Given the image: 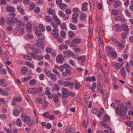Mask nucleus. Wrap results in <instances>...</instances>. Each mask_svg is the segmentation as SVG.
Wrapping results in <instances>:
<instances>
[{"label":"nucleus","instance_id":"f257e3e1","mask_svg":"<svg viewBox=\"0 0 133 133\" xmlns=\"http://www.w3.org/2000/svg\"><path fill=\"white\" fill-rule=\"evenodd\" d=\"M9 15L12 17H9L6 20V23L8 25L12 26L16 23L20 22V20H18L17 18L15 17L16 15L14 13H12Z\"/></svg>","mask_w":133,"mask_h":133},{"label":"nucleus","instance_id":"f03ea898","mask_svg":"<svg viewBox=\"0 0 133 133\" xmlns=\"http://www.w3.org/2000/svg\"><path fill=\"white\" fill-rule=\"evenodd\" d=\"M131 70V67L130 64L127 63L125 65V67H122L120 69L119 72L122 77L125 78L127 74L129 73Z\"/></svg>","mask_w":133,"mask_h":133},{"label":"nucleus","instance_id":"7ed1b4c3","mask_svg":"<svg viewBox=\"0 0 133 133\" xmlns=\"http://www.w3.org/2000/svg\"><path fill=\"white\" fill-rule=\"evenodd\" d=\"M116 113L122 116H125L127 112V110L122 104H121L117 107L115 110Z\"/></svg>","mask_w":133,"mask_h":133},{"label":"nucleus","instance_id":"20e7f679","mask_svg":"<svg viewBox=\"0 0 133 133\" xmlns=\"http://www.w3.org/2000/svg\"><path fill=\"white\" fill-rule=\"evenodd\" d=\"M25 26L24 23H23L20 20V22H17L16 28L19 30V32L23 34L24 32V27Z\"/></svg>","mask_w":133,"mask_h":133},{"label":"nucleus","instance_id":"39448f33","mask_svg":"<svg viewBox=\"0 0 133 133\" xmlns=\"http://www.w3.org/2000/svg\"><path fill=\"white\" fill-rule=\"evenodd\" d=\"M37 101L39 102V103L41 104H44L43 106L44 108H46L48 106L49 103L46 101V98L44 97L41 98H38L37 99Z\"/></svg>","mask_w":133,"mask_h":133},{"label":"nucleus","instance_id":"423d86ee","mask_svg":"<svg viewBox=\"0 0 133 133\" xmlns=\"http://www.w3.org/2000/svg\"><path fill=\"white\" fill-rule=\"evenodd\" d=\"M62 94L63 95L62 96V98H65L68 97V95L69 94V91L68 90L65 88H63L62 90Z\"/></svg>","mask_w":133,"mask_h":133},{"label":"nucleus","instance_id":"0eeeda50","mask_svg":"<svg viewBox=\"0 0 133 133\" xmlns=\"http://www.w3.org/2000/svg\"><path fill=\"white\" fill-rule=\"evenodd\" d=\"M21 117L22 120L24 122H27L30 119V118L29 116H27L24 113L22 114Z\"/></svg>","mask_w":133,"mask_h":133},{"label":"nucleus","instance_id":"6e6552de","mask_svg":"<svg viewBox=\"0 0 133 133\" xmlns=\"http://www.w3.org/2000/svg\"><path fill=\"white\" fill-rule=\"evenodd\" d=\"M79 16V14L78 13H75L72 15V20L74 23H76L77 22V18Z\"/></svg>","mask_w":133,"mask_h":133},{"label":"nucleus","instance_id":"1a4fd4ad","mask_svg":"<svg viewBox=\"0 0 133 133\" xmlns=\"http://www.w3.org/2000/svg\"><path fill=\"white\" fill-rule=\"evenodd\" d=\"M63 53L65 57H69L70 56L74 55V54L72 53L71 51L70 50L65 51H64Z\"/></svg>","mask_w":133,"mask_h":133},{"label":"nucleus","instance_id":"9d476101","mask_svg":"<svg viewBox=\"0 0 133 133\" xmlns=\"http://www.w3.org/2000/svg\"><path fill=\"white\" fill-rule=\"evenodd\" d=\"M81 42L80 39L78 38H75L73 39L71 42V46H74V44H78Z\"/></svg>","mask_w":133,"mask_h":133},{"label":"nucleus","instance_id":"9b49d317","mask_svg":"<svg viewBox=\"0 0 133 133\" xmlns=\"http://www.w3.org/2000/svg\"><path fill=\"white\" fill-rule=\"evenodd\" d=\"M56 61L57 62L61 63L64 60V58L63 56L61 54L59 55L56 57Z\"/></svg>","mask_w":133,"mask_h":133},{"label":"nucleus","instance_id":"f8f14e48","mask_svg":"<svg viewBox=\"0 0 133 133\" xmlns=\"http://www.w3.org/2000/svg\"><path fill=\"white\" fill-rule=\"evenodd\" d=\"M88 4L87 2H85L82 4V7L81 9L83 11H85L88 10L87 6Z\"/></svg>","mask_w":133,"mask_h":133},{"label":"nucleus","instance_id":"ddd939ff","mask_svg":"<svg viewBox=\"0 0 133 133\" xmlns=\"http://www.w3.org/2000/svg\"><path fill=\"white\" fill-rule=\"evenodd\" d=\"M122 29L126 32H129V29L128 26L125 24H122L121 25Z\"/></svg>","mask_w":133,"mask_h":133},{"label":"nucleus","instance_id":"4468645a","mask_svg":"<svg viewBox=\"0 0 133 133\" xmlns=\"http://www.w3.org/2000/svg\"><path fill=\"white\" fill-rule=\"evenodd\" d=\"M6 11L8 12H13L15 11L14 8L12 6H8L6 7Z\"/></svg>","mask_w":133,"mask_h":133},{"label":"nucleus","instance_id":"2eb2a0df","mask_svg":"<svg viewBox=\"0 0 133 133\" xmlns=\"http://www.w3.org/2000/svg\"><path fill=\"white\" fill-rule=\"evenodd\" d=\"M28 71V69L26 66L23 67L21 70V73L22 74H27Z\"/></svg>","mask_w":133,"mask_h":133},{"label":"nucleus","instance_id":"dca6fc26","mask_svg":"<svg viewBox=\"0 0 133 133\" xmlns=\"http://www.w3.org/2000/svg\"><path fill=\"white\" fill-rule=\"evenodd\" d=\"M5 80L3 79H0V83L2 87H5L8 86V84L5 82L4 81Z\"/></svg>","mask_w":133,"mask_h":133},{"label":"nucleus","instance_id":"f3484780","mask_svg":"<svg viewBox=\"0 0 133 133\" xmlns=\"http://www.w3.org/2000/svg\"><path fill=\"white\" fill-rule=\"evenodd\" d=\"M65 130L68 133H74V129L70 127H67Z\"/></svg>","mask_w":133,"mask_h":133},{"label":"nucleus","instance_id":"a211bd4d","mask_svg":"<svg viewBox=\"0 0 133 133\" xmlns=\"http://www.w3.org/2000/svg\"><path fill=\"white\" fill-rule=\"evenodd\" d=\"M78 61H81L82 62L85 61L86 60V57L85 56H82L77 58Z\"/></svg>","mask_w":133,"mask_h":133},{"label":"nucleus","instance_id":"6ab92c4d","mask_svg":"<svg viewBox=\"0 0 133 133\" xmlns=\"http://www.w3.org/2000/svg\"><path fill=\"white\" fill-rule=\"evenodd\" d=\"M106 49L107 54L108 56H109L113 51V49L110 46L107 47Z\"/></svg>","mask_w":133,"mask_h":133},{"label":"nucleus","instance_id":"aec40b11","mask_svg":"<svg viewBox=\"0 0 133 133\" xmlns=\"http://www.w3.org/2000/svg\"><path fill=\"white\" fill-rule=\"evenodd\" d=\"M115 44L118 47L121 49L123 48L124 46V44H122L121 42L119 41H116Z\"/></svg>","mask_w":133,"mask_h":133},{"label":"nucleus","instance_id":"412c9836","mask_svg":"<svg viewBox=\"0 0 133 133\" xmlns=\"http://www.w3.org/2000/svg\"><path fill=\"white\" fill-rule=\"evenodd\" d=\"M90 99L89 94L88 93H86L84 96V101L87 103H88V101H89Z\"/></svg>","mask_w":133,"mask_h":133},{"label":"nucleus","instance_id":"4be33fe9","mask_svg":"<svg viewBox=\"0 0 133 133\" xmlns=\"http://www.w3.org/2000/svg\"><path fill=\"white\" fill-rule=\"evenodd\" d=\"M103 120L104 121L107 122L110 120V118L106 114H104L103 115Z\"/></svg>","mask_w":133,"mask_h":133},{"label":"nucleus","instance_id":"5701e85b","mask_svg":"<svg viewBox=\"0 0 133 133\" xmlns=\"http://www.w3.org/2000/svg\"><path fill=\"white\" fill-rule=\"evenodd\" d=\"M87 18V15L83 13H82L80 16V18L81 20H85Z\"/></svg>","mask_w":133,"mask_h":133},{"label":"nucleus","instance_id":"b1692460","mask_svg":"<svg viewBox=\"0 0 133 133\" xmlns=\"http://www.w3.org/2000/svg\"><path fill=\"white\" fill-rule=\"evenodd\" d=\"M45 19L46 21L50 22H51L52 20L51 17L49 15L46 16Z\"/></svg>","mask_w":133,"mask_h":133},{"label":"nucleus","instance_id":"393cba45","mask_svg":"<svg viewBox=\"0 0 133 133\" xmlns=\"http://www.w3.org/2000/svg\"><path fill=\"white\" fill-rule=\"evenodd\" d=\"M6 19L4 17H2L0 19V24L1 25H4Z\"/></svg>","mask_w":133,"mask_h":133},{"label":"nucleus","instance_id":"a878e982","mask_svg":"<svg viewBox=\"0 0 133 133\" xmlns=\"http://www.w3.org/2000/svg\"><path fill=\"white\" fill-rule=\"evenodd\" d=\"M68 48V45L64 44H61L60 45L59 47V48L60 50H62L63 49H67Z\"/></svg>","mask_w":133,"mask_h":133},{"label":"nucleus","instance_id":"bb28decb","mask_svg":"<svg viewBox=\"0 0 133 133\" xmlns=\"http://www.w3.org/2000/svg\"><path fill=\"white\" fill-rule=\"evenodd\" d=\"M53 98V101L55 103H57V102H59V98L57 95H54Z\"/></svg>","mask_w":133,"mask_h":133},{"label":"nucleus","instance_id":"cd10ccee","mask_svg":"<svg viewBox=\"0 0 133 133\" xmlns=\"http://www.w3.org/2000/svg\"><path fill=\"white\" fill-rule=\"evenodd\" d=\"M17 125L19 127H21L22 125V122L20 118H18L16 122Z\"/></svg>","mask_w":133,"mask_h":133},{"label":"nucleus","instance_id":"c85d7f7f","mask_svg":"<svg viewBox=\"0 0 133 133\" xmlns=\"http://www.w3.org/2000/svg\"><path fill=\"white\" fill-rule=\"evenodd\" d=\"M104 76L105 82L106 83H108V74L107 72H104Z\"/></svg>","mask_w":133,"mask_h":133},{"label":"nucleus","instance_id":"c756f323","mask_svg":"<svg viewBox=\"0 0 133 133\" xmlns=\"http://www.w3.org/2000/svg\"><path fill=\"white\" fill-rule=\"evenodd\" d=\"M121 5V3L119 1H117L115 2L114 4V6L115 8L119 7Z\"/></svg>","mask_w":133,"mask_h":133},{"label":"nucleus","instance_id":"7c9ffc66","mask_svg":"<svg viewBox=\"0 0 133 133\" xmlns=\"http://www.w3.org/2000/svg\"><path fill=\"white\" fill-rule=\"evenodd\" d=\"M113 66H114L117 69H119L121 68V66L120 65V63H113L112 64Z\"/></svg>","mask_w":133,"mask_h":133},{"label":"nucleus","instance_id":"2f4dec72","mask_svg":"<svg viewBox=\"0 0 133 133\" xmlns=\"http://www.w3.org/2000/svg\"><path fill=\"white\" fill-rule=\"evenodd\" d=\"M17 9L18 11L22 14H24V11L23 9L21 8L19 6L17 7Z\"/></svg>","mask_w":133,"mask_h":133},{"label":"nucleus","instance_id":"473e14b6","mask_svg":"<svg viewBox=\"0 0 133 133\" xmlns=\"http://www.w3.org/2000/svg\"><path fill=\"white\" fill-rule=\"evenodd\" d=\"M0 94L3 95H7L8 93L4 90L0 88Z\"/></svg>","mask_w":133,"mask_h":133},{"label":"nucleus","instance_id":"72a5a7b5","mask_svg":"<svg viewBox=\"0 0 133 133\" xmlns=\"http://www.w3.org/2000/svg\"><path fill=\"white\" fill-rule=\"evenodd\" d=\"M59 8L62 9H64L67 7V5L65 4L61 3L59 5Z\"/></svg>","mask_w":133,"mask_h":133},{"label":"nucleus","instance_id":"f704fd0d","mask_svg":"<svg viewBox=\"0 0 133 133\" xmlns=\"http://www.w3.org/2000/svg\"><path fill=\"white\" fill-rule=\"evenodd\" d=\"M69 25L70 28L71 29L73 30H75L76 29L77 27L76 26L74 25L73 24L70 23L69 24Z\"/></svg>","mask_w":133,"mask_h":133},{"label":"nucleus","instance_id":"c9c22d12","mask_svg":"<svg viewBox=\"0 0 133 133\" xmlns=\"http://www.w3.org/2000/svg\"><path fill=\"white\" fill-rule=\"evenodd\" d=\"M41 31L39 30H36L35 33L36 35L38 37H40L42 35V32H41Z\"/></svg>","mask_w":133,"mask_h":133},{"label":"nucleus","instance_id":"e433bc0d","mask_svg":"<svg viewBox=\"0 0 133 133\" xmlns=\"http://www.w3.org/2000/svg\"><path fill=\"white\" fill-rule=\"evenodd\" d=\"M58 32H51V34L53 37L55 38H57L58 37L59 34L58 33Z\"/></svg>","mask_w":133,"mask_h":133},{"label":"nucleus","instance_id":"4c0bfd02","mask_svg":"<svg viewBox=\"0 0 133 133\" xmlns=\"http://www.w3.org/2000/svg\"><path fill=\"white\" fill-rule=\"evenodd\" d=\"M33 89H34L35 94L37 93H39L42 91V88L41 87H40L36 89L35 88H33Z\"/></svg>","mask_w":133,"mask_h":133},{"label":"nucleus","instance_id":"58836bf2","mask_svg":"<svg viewBox=\"0 0 133 133\" xmlns=\"http://www.w3.org/2000/svg\"><path fill=\"white\" fill-rule=\"evenodd\" d=\"M116 21H119L121 20L122 21H123V19L121 16H115V17Z\"/></svg>","mask_w":133,"mask_h":133},{"label":"nucleus","instance_id":"ea45409f","mask_svg":"<svg viewBox=\"0 0 133 133\" xmlns=\"http://www.w3.org/2000/svg\"><path fill=\"white\" fill-rule=\"evenodd\" d=\"M50 77L51 79L54 81H56L57 80V77L56 75L53 73H52Z\"/></svg>","mask_w":133,"mask_h":133},{"label":"nucleus","instance_id":"a19ab883","mask_svg":"<svg viewBox=\"0 0 133 133\" xmlns=\"http://www.w3.org/2000/svg\"><path fill=\"white\" fill-rule=\"evenodd\" d=\"M104 109L103 108H101L99 110V113L97 114V116L98 117H100L103 114L104 112Z\"/></svg>","mask_w":133,"mask_h":133},{"label":"nucleus","instance_id":"79ce46f5","mask_svg":"<svg viewBox=\"0 0 133 133\" xmlns=\"http://www.w3.org/2000/svg\"><path fill=\"white\" fill-rule=\"evenodd\" d=\"M31 50H32L35 54L38 53L39 52V49L38 48H31Z\"/></svg>","mask_w":133,"mask_h":133},{"label":"nucleus","instance_id":"37998d69","mask_svg":"<svg viewBox=\"0 0 133 133\" xmlns=\"http://www.w3.org/2000/svg\"><path fill=\"white\" fill-rule=\"evenodd\" d=\"M39 30L42 31H44L45 30V27L42 24H40L39 26Z\"/></svg>","mask_w":133,"mask_h":133},{"label":"nucleus","instance_id":"c03bdc74","mask_svg":"<svg viewBox=\"0 0 133 133\" xmlns=\"http://www.w3.org/2000/svg\"><path fill=\"white\" fill-rule=\"evenodd\" d=\"M63 66L64 71L70 68V65L67 63L64 64Z\"/></svg>","mask_w":133,"mask_h":133},{"label":"nucleus","instance_id":"a18cd8bd","mask_svg":"<svg viewBox=\"0 0 133 133\" xmlns=\"http://www.w3.org/2000/svg\"><path fill=\"white\" fill-rule=\"evenodd\" d=\"M13 113L15 116H17L19 115V110L17 109L15 110L14 111Z\"/></svg>","mask_w":133,"mask_h":133},{"label":"nucleus","instance_id":"49530a36","mask_svg":"<svg viewBox=\"0 0 133 133\" xmlns=\"http://www.w3.org/2000/svg\"><path fill=\"white\" fill-rule=\"evenodd\" d=\"M75 87L74 88L76 90H78L81 87V84L79 83H77L75 85Z\"/></svg>","mask_w":133,"mask_h":133},{"label":"nucleus","instance_id":"de8ad7c7","mask_svg":"<svg viewBox=\"0 0 133 133\" xmlns=\"http://www.w3.org/2000/svg\"><path fill=\"white\" fill-rule=\"evenodd\" d=\"M111 14L112 15H118L119 14L118 12L115 10H113L111 12Z\"/></svg>","mask_w":133,"mask_h":133},{"label":"nucleus","instance_id":"09e8293b","mask_svg":"<svg viewBox=\"0 0 133 133\" xmlns=\"http://www.w3.org/2000/svg\"><path fill=\"white\" fill-rule=\"evenodd\" d=\"M36 83V81L35 79H32L30 80L29 82L30 85H35Z\"/></svg>","mask_w":133,"mask_h":133},{"label":"nucleus","instance_id":"8fccbe9b","mask_svg":"<svg viewBox=\"0 0 133 133\" xmlns=\"http://www.w3.org/2000/svg\"><path fill=\"white\" fill-rule=\"evenodd\" d=\"M128 33V32H125L123 33L122 34V37L123 39H125L127 37V35Z\"/></svg>","mask_w":133,"mask_h":133},{"label":"nucleus","instance_id":"3c124183","mask_svg":"<svg viewBox=\"0 0 133 133\" xmlns=\"http://www.w3.org/2000/svg\"><path fill=\"white\" fill-rule=\"evenodd\" d=\"M55 87H54L52 88L53 90L58 91L59 90V87L58 85L57 84H55Z\"/></svg>","mask_w":133,"mask_h":133},{"label":"nucleus","instance_id":"603ef678","mask_svg":"<svg viewBox=\"0 0 133 133\" xmlns=\"http://www.w3.org/2000/svg\"><path fill=\"white\" fill-rule=\"evenodd\" d=\"M32 78L31 76H29L27 77L24 78L23 80V82H24L27 81H28L30 79Z\"/></svg>","mask_w":133,"mask_h":133},{"label":"nucleus","instance_id":"864d4df0","mask_svg":"<svg viewBox=\"0 0 133 133\" xmlns=\"http://www.w3.org/2000/svg\"><path fill=\"white\" fill-rule=\"evenodd\" d=\"M32 89H29L27 90V91L30 94H35V91H33V90H34Z\"/></svg>","mask_w":133,"mask_h":133},{"label":"nucleus","instance_id":"5fc2aeb1","mask_svg":"<svg viewBox=\"0 0 133 133\" xmlns=\"http://www.w3.org/2000/svg\"><path fill=\"white\" fill-rule=\"evenodd\" d=\"M47 11L48 14L50 15H52L54 12L52 9L50 8L48 9Z\"/></svg>","mask_w":133,"mask_h":133},{"label":"nucleus","instance_id":"6e6d98bb","mask_svg":"<svg viewBox=\"0 0 133 133\" xmlns=\"http://www.w3.org/2000/svg\"><path fill=\"white\" fill-rule=\"evenodd\" d=\"M75 83L74 82H70L69 83V86L71 88H74L75 86Z\"/></svg>","mask_w":133,"mask_h":133},{"label":"nucleus","instance_id":"4d7b16f0","mask_svg":"<svg viewBox=\"0 0 133 133\" xmlns=\"http://www.w3.org/2000/svg\"><path fill=\"white\" fill-rule=\"evenodd\" d=\"M97 68L100 69L102 71L104 72L103 68L101 65V64L99 63H97Z\"/></svg>","mask_w":133,"mask_h":133},{"label":"nucleus","instance_id":"13d9d810","mask_svg":"<svg viewBox=\"0 0 133 133\" xmlns=\"http://www.w3.org/2000/svg\"><path fill=\"white\" fill-rule=\"evenodd\" d=\"M127 125L130 127L133 128V122L128 121L127 123Z\"/></svg>","mask_w":133,"mask_h":133},{"label":"nucleus","instance_id":"bf43d9fd","mask_svg":"<svg viewBox=\"0 0 133 133\" xmlns=\"http://www.w3.org/2000/svg\"><path fill=\"white\" fill-rule=\"evenodd\" d=\"M75 34L72 31H69V36L70 37H72Z\"/></svg>","mask_w":133,"mask_h":133},{"label":"nucleus","instance_id":"052dcab7","mask_svg":"<svg viewBox=\"0 0 133 133\" xmlns=\"http://www.w3.org/2000/svg\"><path fill=\"white\" fill-rule=\"evenodd\" d=\"M43 115L44 117L47 118L50 116V114L48 112H46L43 114Z\"/></svg>","mask_w":133,"mask_h":133},{"label":"nucleus","instance_id":"680f3d73","mask_svg":"<svg viewBox=\"0 0 133 133\" xmlns=\"http://www.w3.org/2000/svg\"><path fill=\"white\" fill-rule=\"evenodd\" d=\"M27 124L29 126H31L33 125L34 124V122L32 121L29 119V121H27Z\"/></svg>","mask_w":133,"mask_h":133},{"label":"nucleus","instance_id":"e2e57ef3","mask_svg":"<svg viewBox=\"0 0 133 133\" xmlns=\"http://www.w3.org/2000/svg\"><path fill=\"white\" fill-rule=\"evenodd\" d=\"M26 27L28 29H30L32 27V25L31 23H28L26 24Z\"/></svg>","mask_w":133,"mask_h":133},{"label":"nucleus","instance_id":"0e129e2a","mask_svg":"<svg viewBox=\"0 0 133 133\" xmlns=\"http://www.w3.org/2000/svg\"><path fill=\"white\" fill-rule=\"evenodd\" d=\"M97 89L98 91L100 92L102 90L101 86V84L99 83H98L97 85Z\"/></svg>","mask_w":133,"mask_h":133},{"label":"nucleus","instance_id":"69168bd1","mask_svg":"<svg viewBox=\"0 0 133 133\" xmlns=\"http://www.w3.org/2000/svg\"><path fill=\"white\" fill-rule=\"evenodd\" d=\"M5 131L6 132V133H12V132L9 129L5 127L4 128Z\"/></svg>","mask_w":133,"mask_h":133},{"label":"nucleus","instance_id":"338daca9","mask_svg":"<svg viewBox=\"0 0 133 133\" xmlns=\"http://www.w3.org/2000/svg\"><path fill=\"white\" fill-rule=\"evenodd\" d=\"M46 95L48 96L49 98L50 99H52L53 96V94L51 92L47 94Z\"/></svg>","mask_w":133,"mask_h":133},{"label":"nucleus","instance_id":"774afa93","mask_svg":"<svg viewBox=\"0 0 133 133\" xmlns=\"http://www.w3.org/2000/svg\"><path fill=\"white\" fill-rule=\"evenodd\" d=\"M35 7V5L34 3H32L30 5V9L33 10Z\"/></svg>","mask_w":133,"mask_h":133}]
</instances>
